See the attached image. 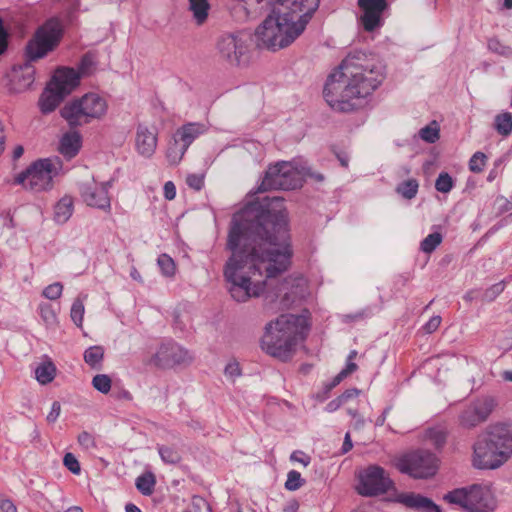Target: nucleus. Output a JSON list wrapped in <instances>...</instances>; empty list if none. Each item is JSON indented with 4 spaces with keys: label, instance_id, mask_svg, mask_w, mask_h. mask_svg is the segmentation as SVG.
<instances>
[{
    "label": "nucleus",
    "instance_id": "1",
    "mask_svg": "<svg viewBox=\"0 0 512 512\" xmlns=\"http://www.w3.org/2000/svg\"><path fill=\"white\" fill-rule=\"evenodd\" d=\"M268 209L253 220H234L227 240L231 256L224 266L229 292L237 302L260 296L267 280L286 272L293 255L283 200L274 197Z\"/></svg>",
    "mask_w": 512,
    "mask_h": 512
},
{
    "label": "nucleus",
    "instance_id": "2",
    "mask_svg": "<svg viewBox=\"0 0 512 512\" xmlns=\"http://www.w3.org/2000/svg\"><path fill=\"white\" fill-rule=\"evenodd\" d=\"M385 67L380 59L364 51L350 52L327 78L323 94L328 105L350 112L361 105L383 81Z\"/></svg>",
    "mask_w": 512,
    "mask_h": 512
},
{
    "label": "nucleus",
    "instance_id": "3",
    "mask_svg": "<svg viewBox=\"0 0 512 512\" xmlns=\"http://www.w3.org/2000/svg\"><path fill=\"white\" fill-rule=\"evenodd\" d=\"M320 0H271L272 12L255 30L258 47L277 51L293 43L305 30Z\"/></svg>",
    "mask_w": 512,
    "mask_h": 512
},
{
    "label": "nucleus",
    "instance_id": "4",
    "mask_svg": "<svg viewBox=\"0 0 512 512\" xmlns=\"http://www.w3.org/2000/svg\"><path fill=\"white\" fill-rule=\"evenodd\" d=\"M512 458V424L497 422L486 427L473 445L472 465L496 470Z\"/></svg>",
    "mask_w": 512,
    "mask_h": 512
},
{
    "label": "nucleus",
    "instance_id": "5",
    "mask_svg": "<svg viewBox=\"0 0 512 512\" xmlns=\"http://www.w3.org/2000/svg\"><path fill=\"white\" fill-rule=\"evenodd\" d=\"M309 330L307 313L283 314L266 325L262 337V348L269 355L286 361L299 341Z\"/></svg>",
    "mask_w": 512,
    "mask_h": 512
},
{
    "label": "nucleus",
    "instance_id": "6",
    "mask_svg": "<svg viewBox=\"0 0 512 512\" xmlns=\"http://www.w3.org/2000/svg\"><path fill=\"white\" fill-rule=\"evenodd\" d=\"M443 500L468 512H494L498 505L492 485L487 483L456 488L446 493Z\"/></svg>",
    "mask_w": 512,
    "mask_h": 512
},
{
    "label": "nucleus",
    "instance_id": "7",
    "mask_svg": "<svg viewBox=\"0 0 512 512\" xmlns=\"http://www.w3.org/2000/svg\"><path fill=\"white\" fill-rule=\"evenodd\" d=\"M108 111V102L102 95L89 92L64 105L61 116L70 127H79L103 119Z\"/></svg>",
    "mask_w": 512,
    "mask_h": 512
},
{
    "label": "nucleus",
    "instance_id": "8",
    "mask_svg": "<svg viewBox=\"0 0 512 512\" xmlns=\"http://www.w3.org/2000/svg\"><path fill=\"white\" fill-rule=\"evenodd\" d=\"M64 35L61 19L52 17L40 25L25 47L28 62H35L53 52L60 44Z\"/></svg>",
    "mask_w": 512,
    "mask_h": 512
},
{
    "label": "nucleus",
    "instance_id": "9",
    "mask_svg": "<svg viewBox=\"0 0 512 512\" xmlns=\"http://www.w3.org/2000/svg\"><path fill=\"white\" fill-rule=\"evenodd\" d=\"M62 169L63 164L59 157L40 159L26 171L19 173L15 178V183L34 192L44 191L52 187L53 178Z\"/></svg>",
    "mask_w": 512,
    "mask_h": 512
},
{
    "label": "nucleus",
    "instance_id": "10",
    "mask_svg": "<svg viewBox=\"0 0 512 512\" xmlns=\"http://www.w3.org/2000/svg\"><path fill=\"white\" fill-rule=\"evenodd\" d=\"M303 176L294 162L280 161L269 166L259 190H293L302 186Z\"/></svg>",
    "mask_w": 512,
    "mask_h": 512
},
{
    "label": "nucleus",
    "instance_id": "11",
    "mask_svg": "<svg viewBox=\"0 0 512 512\" xmlns=\"http://www.w3.org/2000/svg\"><path fill=\"white\" fill-rule=\"evenodd\" d=\"M357 492L366 497L386 493L393 485L386 471L377 465H370L358 473Z\"/></svg>",
    "mask_w": 512,
    "mask_h": 512
},
{
    "label": "nucleus",
    "instance_id": "12",
    "mask_svg": "<svg viewBox=\"0 0 512 512\" xmlns=\"http://www.w3.org/2000/svg\"><path fill=\"white\" fill-rule=\"evenodd\" d=\"M396 467L414 478H427L436 473L437 458L431 452L416 451L400 458Z\"/></svg>",
    "mask_w": 512,
    "mask_h": 512
},
{
    "label": "nucleus",
    "instance_id": "13",
    "mask_svg": "<svg viewBox=\"0 0 512 512\" xmlns=\"http://www.w3.org/2000/svg\"><path fill=\"white\" fill-rule=\"evenodd\" d=\"M305 280L302 277L286 279L276 292H267L265 301L275 309L289 308L298 298L304 296Z\"/></svg>",
    "mask_w": 512,
    "mask_h": 512
},
{
    "label": "nucleus",
    "instance_id": "14",
    "mask_svg": "<svg viewBox=\"0 0 512 512\" xmlns=\"http://www.w3.org/2000/svg\"><path fill=\"white\" fill-rule=\"evenodd\" d=\"M497 401L492 396H484L466 406L459 414V424L466 429H472L487 421Z\"/></svg>",
    "mask_w": 512,
    "mask_h": 512
},
{
    "label": "nucleus",
    "instance_id": "15",
    "mask_svg": "<svg viewBox=\"0 0 512 512\" xmlns=\"http://www.w3.org/2000/svg\"><path fill=\"white\" fill-rule=\"evenodd\" d=\"M217 50L222 59L237 65L248 52V37L243 32L223 34L217 42Z\"/></svg>",
    "mask_w": 512,
    "mask_h": 512
},
{
    "label": "nucleus",
    "instance_id": "16",
    "mask_svg": "<svg viewBox=\"0 0 512 512\" xmlns=\"http://www.w3.org/2000/svg\"><path fill=\"white\" fill-rule=\"evenodd\" d=\"M192 360L193 357L188 350L175 342H166L159 346L150 363L158 368L167 369L189 364Z\"/></svg>",
    "mask_w": 512,
    "mask_h": 512
},
{
    "label": "nucleus",
    "instance_id": "17",
    "mask_svg": "<svg viewBox=\"0 0 512 512\" xmlns=\"http://www.w3.org/2000/svg\"><path fill=\"white\" fill-rule=\"evenodd\" d=\"M110 182L96 183L86 182L80 185V195L82 200L90 207L109 211L111 201L108 195Z\"/></svg>",
    "mask_w": 512,
    "mask_h": 512
},
{
    "label": "nucleus",
    "instance_id": "18",
    "mask_svg": "<svg viewBox=\"0 0 512 512\" xmlns=\"http://www.w3.org/2000/svg\"><path fill=\"white\" fill-rule=\"evenodd\" d=\"M158 144V128L155 125L140 123L135 134V148L145 158L154 155Z\"/></svg>",
    "mask_w": 512,
    "mask_h": 512
},
{
    "label": "nucleus",
    "instance_id": "19",
    "mask_svg": "<svg viewBox=\"0 0 512 512\" xmlns=\"http://www.w3.org/2000/svg\"><path fill=\"white\" fill-rule=\"evenodd\" d=\"M358 5L363 11L360 20L366 31L371 32L381 26V16L387 7L386 2L358 0Z\"/></svg>",
    "mask_w": 512,
    "mask_h": 512
},
{
    "label": "nucleus",
    "instance_id": "20",
    "mask_svg": "<svg viewBox=\"0 0 512 512\" xmlns=\"http://www.w3.org/2000/svg\"><path fill=\"white\" fill-rule=\"evenodd\" d=\"M394 502L416 512H442L430 498L414 492L398 493L394 497Z\"/></svg>",
    "mask_w": 512,
    "mask_h": 512
},
{
    "label": "nucleus",
    "instance_id": "21",
    "mask_svg": "<svg viewBox=\"0 0 512 512\" xmlns=\"http://www.w3.org/2000/svg\"><path fill=\"white\" fill-rule=\"evenodd\" d=\"M79 80L80 76L74 69L64 67L55 71L49 85L65 97L78 86Z\"/></svg>",
    "mask_w": 512,
    "mask_h": 512
},
{
    "label": "nucleus",
    "instance_id": "22",
    "mask_svg": "<svg viewBox=\"0 0 512 512\" xmlns=\"http://www.w3.org/2000/svg\"><path fill=\"white\" fill-rule=\"evenodd\" d=\"M208 131V127L203 123L190 122L181 126L175 132V136L184 143V146L188 147L196 140L200 135L205 134Z\"/></svg>",
    "mask_w": 512,
    "mask_h": 512
},
{
    "label": "nucleus",
    "instance_id": "23",
    "mask_svg": "<svg viewBox=\"0 0 512 512\" xmlns=\"http://www.w3.org/2000/svg\"><path fill=\"white\" fill-rule=\"evenodd\" d=\"M81 147V135L76 132L65 133L59 145V152L68 160L75 157Z\"/></svg>",
    "mask_w": 512,
    "mask_h": 512
},
{
    "label": "nucleus",
    "instance_id": "24",
    "mask_svg": "<svg viewBox=\"0 0 512 512\" xmlns=\"http://www.w3.org/2000/svg\"><path fill=\"white\" fill-rule=\"evenodd\" d=\"M34 82V71L25 64L19 71H15L11 79L12 89L15 92L27 90Z\"/></svg>",
    "mask_w": 512,
    "mask_h": 512
},
{
    "label": "nucleus",
    "instance_id": "25",
    "mask_svg": "<svg viewBox=\"0 0 512 512\" xmlns=\"http://www.w3.org/2000/svg\"><path fill=\"white\" fill-rule=\"evenodd\" d=\"M64 96L59 92L54 91L48 84L47 88L42 93L39 99V107L42 113L48 114L56 109V107L62 102Z\"/></svg>",
    "mask_w": 512,
    "mask_h": 512
},
{
    "label": "nucleus",
    "instance_id": "26",
    "mask_svg": "<svg viewBox=\"0 0 512 512\" xmlns=\"http://www.w3.org/2000/svg\"><path fill=\"white\" fill-rule=\"evenodd\" d=\"M188 10L192 13L194 22L198 26L206 23L209 17L210 3L208 0H188Z\"/></svg>",
    "mask_w": 512,
    "mask_h": 512
},
{
    "label": "nucleus",
    "instance_id": "27",
    "mask_svg": "<svg viewBox=\"0 0 512 512\" xmlns=\"http://www.w3.org/2000/svg\"><path fill=\"white\" fill-rule=\"evenodd\" d=\"M188 147L184 146V143H182L179 138H177L175 135L173 136L172 140L169 142L167 151H166V158L171 165H177L182 160L184 154L186 153Z\"/></svg>",
    "mask_w": 512,
    "mask_h": 512
},
{
    "label": "nucleus",
    "instance_id": "28",
    "mask_svg": "<svg viewBox=\"0 0 512 512\" xmlns=\"http://www.w3.org/2000/svg\"><path fill=\"white\" fill-rule=\"evenodd\" d=\"M73 213V199L65 196L59 200L54 209V219L57 223L63 224L68 221Z\"/></svg>",
    "mask_w": 512,
    "mask_h": 512
},
{
    "label": "nucleus",
    "instance_id": "29",
    "mask_svg": "<svg viewBox=\"0 0 512 512\" xmlns=\"http://www.w3.org/2000/svg\"><path fill=\"white\" fill-rule=\"evenodd\" d=\"M56 366L51 360H47L43 363H41L36 369H35V377L36 380L40 384H48L52 382L56 376Z\"/></svg>",
    "mask_w": 512,
    "mask_h": 512
},
{
    "label": "nucleus",
    "instance_id": "30",
    "mask_svg": "<svg viewBox=\"0 0 512 512\" xmlns=\"http://www.w3.org/2000/svg\"><path fill=\"white\" fill-rule=\"evenodd\" d=\"M494 127L498 134L507 137L512 132V115L509 112H502L495 116Z\"/></svg>",
    "mask_w": 512,
    "mask_h": 512
},
{
    "label": "nucleus",
    "instance_id": "31",
    "mask_svg": "<svg viewBox=\"0 0 512 512\" xmlns=\"http://www.w3.org/2000/svg\"><path fill=\"white\" fill-rule=\"evenodd\" d=\"M103 357L104 348L102 346H91L84 352V360L92 368L99 367Z\"/></svg>",
    "mask_w": 512,
    "mask_h": 512
},
{
    "label": "nucleus",
    "instance_id": "32",
    "mask_svg": "<svg viewBox=\"0 0 512 512\" xmlns=\"http://www.w3.org/2000/svg\"><path fill=\"white\" fill-rule=\"evenodd\" d=\"M419 188V183L416 179H408L401 182L396 187V192L405 199H412L416 196Z\"/></svg>",
    "mask_w": 512,
    "mask_h": 512
},
{
    "label": "nucleus",
    "instance_id": "33",
    "mask_svg": "<svg viewBox=\"0 0 512 512\" xmlns=\"http://www.w3.org/2000/svg\"><path fill=\"white\" fill-rule=\"evenodd\" d=\"M40 316L47 327H55L58 324L57 313L49 303H41L38 307Z\"/></svg>",
    "mask_w": 512,
    "mask_h": 512
},
{
    "label": "nucleus",
    "instance_id": "34",
    "mask_svg": "<svg viewBox=\"0 0 512 512\" xmlns=\"http://www.w3.org/2000/svg\"><path fill=\"white\" fill-rule=\"evenodd\" d=\"M443 237L439 232H434L425 237L420 243V249L426 254L432 253L442 242Z\"/></svg>",
    "mask_w": 512,
    "mask_h": 512
},
{
    "label": "nucleus",
    "instance_id": "35",
    "mask_svg": "<svg viewBox=\"0 0 512 512\" xmlns=\"http://www.w3.org/2000/svg\"><path fill=\"white\" fill-rule=\"evenodd\" d=\"M155 486V477L152 473L140 475L136 479V487L143 495H150Z\"/></svg>",
    "mask_w": 512,
    "mask_h": 512
},
{
    "label": "nucleus",
    "instance_id": "36",
    "mask_svg": "<svg viewBox=\"0 0 512 512\" xmlns=\"http://www.w3.org/2000/svg\"><path fill=\"white\" fill-rule=\"evenodd\" d=\"M158 266L165 277H173L176 271L174 260L167 254H161L157 259Z\"/></svg>",
    "mask_w": 512,
    "mask_h": 512
},
{
    "label": "nucleus",
    "instance_id": "37",
    "mask_svg": "<svg viewBox=\"0 0 512 512\" xmlns=\"http://www.w3.org/2000/svg\"><path fill=\"white\" fill-rule=\"evenodd\" d=\"M158 452L163 462L177 464L181 461V455L177 449L168 446H158Z\"/></svg>",
    "mask_w": 512,
    "mask_h": 512
},
{
    "label": "nucleus",
    "instance_id": "38",
    "mask_svg": "<svg viewBox=\"0 0 512 512\" xmlns=\"http://www.w3.org/2000/svg\"><path fill=\"white\" fill-rule=\"evenodd\" d=\"M84 312L83 299L78 297L74 300L70 311L71 320L77 327H82Z\"/></svg>",
    "mask_w": 512,
    "mask_h": 512
},
{
    "label": "nucleus",
    "instance_id": "39",
    "mask_svg": "<svg viewBox=\"0 0 512 512\" xmlns=\"http://www.w3.org/2000/svg\"><path fill=\"white\" fill-rule=\"evenodd\" d=\"M453 187L454 181L452 177L446 172L440 173L435 181L436 190L441 193H448Z\"/></svg>",
    "mask_w": 512,
    "mask_h": 512
},
{
    "label": "nucleus",
    "instance_id": "40",
    "mask_svg": "<svg viewBox=\"0 0 512 512\" xmlns=\"http://www.w3.org/2000/svg\"><path fill=\"white\" fill-rule=\"evenodd\" d=\"M304 483L305 480L301 477V474L296 470H291L287 474L285 488L289 491H296L301 488Z\"/></svg>",
    "mask_w": 512,
    "mask_h": 512
},
{
    "label": "nucleus",
    "instance_id": "41",
    "mask_svg": "<svg viewBox=\"0 0 512 512\" xmlns=\"http://www.w3.org/2000/svg\"><path fill=\"white\" fill-rule=\"evenodd\" d=\"M111 383L110 377L106 374H98L92 379L93 387L103 394H107L110 391Z\"/></svg>",
    "mask_w": 512,
    "mask_h": 512
},
{
    "label": "nucleus",
    "instance_id": "42",
    "mask_svg": "<svg viewBox=\"0 0 512 512\" xmlns=\"http://www.w3.org/2000/svg\"><path fill=\"white\" fill-rule=\"evenodd\" d=\"M487 156L482 152H476L469 160V169L474 173H480L486 164Z\"/></svg>",
    "mask_w": 512,
    "mask_h": 512
},
{
    "label": "nucleus",
    "instance_id": "43",
    "mask_svg": "<svg viewBox=\"0 0 512 512\" xmlns=\"http://www.w3.org/2000/svg\"><path fill=\"white\" fill-rule=\"evenodd\" d=\"M419 135L422 140L428 143H435L439 139V129L434 125H427L420 129Z\"/></svg>",
    "mask_w": 512,
    "mask_h": 512
},
{
    "label": "nucleus",
    "instance_id": "44",
    "mask_svg": "<svg viewBox=\"0 0 512 512\" xmlns=\"http://www.w3.org/2000/svg\"><path fill=\"white\" fill-rule=\"evenodd\" d=\"M505 289V281H500L488 289L483 293L482 299L486 302H491L495 300Z\"/></svg>",
    "mask_w": 512,
    "mask_h": 512
},
{
    "label": "nucleus",
    "instance_id": "45",
    "mask_svg": "<svg viewBox=\"0 0 512 512\" xmlns=\"http://www.w3.org/2000/svg\"><path fill=\"white\" fill-rule=\"evenodd\" d=\"M62 291L63 285L60 282H55L45 287L42 295L49 300H57L61 297Z\"/></svg>",
    "mask_w": 512,
    "mask_h": 512
},
{
    "label": "nucleus",
    "instance_id": "46",
    "mask_svg": "<svg viewBox=\"0 0 512 512\" xmlns=\"http://www.w3.org/2000/svg\"><path fill=\"white\" fill-rule=\"evenodd\" d=\"M488 48L495 52V53H498L500 55H503V56H511L512 55V49L504 44H502L498 39H490L488 41Z\"/></svg>",
    "mask_w": 512,
    "mask_h": 512
},
{
    "label": "nucleus",
    "instance_id": "47",
    "mask_svg": "<svg viewBox=\"0 0 512 512\" xmlns=\"http://www.w3.org/2000/svg\"><path fill=\"white\" fill-rule=\"evenodd\" d=\"M241 373L242 372H241L240 364L235 360L229 361L227 363V365L225 366V369H224L225 376L233 381L236 378L240 377Z\"/></svg>",
    "mask_w": 512,
    "mask_h": 512
},
{
    "label": "nucleus",
    "instance_id": "48",
    "mask_svg": "<svg viewBox=\"0 0 512 512\" xmlns=\"http://www.w3.org/2000/svg\"><path fill=\"white\" fill-rule=\"evenodd\" d=\"M65 467L73 474L78 475L81 471L80 463L72 453H66L63 459Z\"/></svg>",
    "mask_w": 512,
    "mask_h": 512
},
{
    "label": "nucleus",
    "instance_id": "49",
    "mask_svg": "<svg viewBox=\"0 0 512 512\" xmlns=\"http://www.w3.org/2000/svg\"><path fill=\"white\" fill-rule=\"evenodd\" d=\"M78 443L85 450H91L96 447L95 438L87 431H83L78 435Z\"/></svg>",
    "mask_w": 512,
    "mask_h": 512
},
{
    "label": "nucleus",
    "instance_id": "50",
    "mask_svg": "<svg viewBox=\"0 0 512 512\" xmlns=\"http://www.w3.org/2000/svg\"><path fill=\"white\" fill-rule=\"evenodd\" d=\"M290 460L293 462H298L302 464L304 467H306L310 464L311 457L307 455L305 452L297 450L290 455Z\"/></svg>",
    "mask_w": 512,
    "mask_h": 512
},
{
    "label": "nucleus",
    "instance_id": "51",
    "mask_svg": "<svg viewBox=\"0 0 512 512\" xmlns=\"http://www.w3.org/2000/svg\"><path fill=\"white\" fill-rule=\"evenodd\" d=\"M186 183L189 187L200 190L203 186L204 179L202 175L190 174L187 176Z\"/></svg>",
    "mask_w": 512,
    "mask_h": 512
},
{
    "label": "nucleus",
    "instance_id": "52",
    "mask_svg": "<svg viewBox=\"0 0 512 512\" xmlns=\"http://www.w3.org/2000/svg\"><path fill=\"white\" fill-rule=\"evenodd\" d=\"M61 413V405L58 401H54L52 403V407L50 412L47 415V421L49 423H54L58 419L59 415Z\"/></svg>",
    "mask_w": 512,
    "mask_h": 512
},
{
    "label": "nucleus",
    "instance_id": "53",
    "mask_svg": "<svg viewBox=\"0 0 512 512\" xmlns=\"http://www.w3.org/2000/svg\"><path fill=\"white\" fill-rule=\"evenodd\" d=\"M441 324V317L440 316H433L424 326V330L427 333H433L436 331Z\"/></svg>",
    "mask_w": 512,
    "mask_h": 512
},
{
    "label": "nucleus",
    "instance_id": "54",
    "mask_svg": "<svg viewBox=\"0 0 512 512\" xmlns=\"http://www.w3.org/2000/svg\"><path fill=\"white\" fill-rule=\"evenodd\" d=\"M176 196V187L172 181H167L164 184V197L167 200H173Z\"/></svg>",
    "mask_w": 512,
    "mask_h": 512
},
{
    "label": "nucleus",
    "instance_id": "55",
    "mask_svg": "<svg viewBox=\"0 0 512 512\" xmlns=\"http://www.w3.org/2000/svg\"><path fill=\"white\" fill-rule=\"evenodd\" d=\"M0 509L3 512H17V508L12 500L3 497H0Z\"/></svg>",
    "mask_w": 512,
    "mask_h": 512
},
{
    "label": "nucleus",
    "instance_id": "56",
    "mask_svg": "<svg viewBox=\"0 0 512 512\" xmlns=\"http://www.w3.org/2000/svg\"><path fill=\"white\" fill-rule=\"evenodd\" d=\"M359 394V390L358 389H348L346 390L339 398L337 401H339L340 403H343L345 402L346 400L350 399V398H354V397H357Z\"/></svg>",
    "mask_w": 512,
    "mask_h": 512
},
{
    "label": "nucleus",
    "instance_id": "57",
    "mask_svg": "<svg viewBox=\"0 0 512 512\" xmlns=\"http://www.w3.org/2000/svg\"><path fill=\"white\" fill-rule=\"evenodd\" d=\"M298 509H299L298 501L295 499H292L285 504L282 512H297Z\"/></svg>",
    "mask_w": 512,
    "mask_h": 512
},
{
    "label": "nucleus",
    "instance_id": "58",
    "mask_svg": "<svg viewBox=\"0 0 512 512\" xmlns=\"http://www.w3.org/2000/svg\"><path fill=\"white\" fill-rule=\"evenodd\" d=\"M352 446L353 445L351 442L350 434H349V432H347L345 435L343 446H342V452L347 453L348 451H350L352 449Z\"/></svg>",
    "mask_w": 512,
    "mask_h": 512
},
{
    "label": "nucleus",
    "instance_id": "59",
    "mask_svg": "<svg viewBox=\"0 0 512 512\" xmlns=\"http://www.w3.org/2000/svg\"><path fill=\"white\" fill-rule=\"evenodd\" d=\"M357 365L352 361H347L346 367L342 370L346 376L356 371Z\"/></svg>",
    "mask_w": 512,
    "mask_h": 512
},
{
    "label": "nucleus",
    "instance_id": "60",
    "mask_svg": "<svg viewBox=\"0 0 512 512\" xmlns=\"http://www.w3.org/2000/svg\"><path fill=\"white\" fill-rule=\"evenodd\" d=\"M130 277L139 283H143V278H142L140 272L135 267L131 268Z\"/></svg>",
    "mask_w": 512,
    "mask_h": 512
},
{
    "label": "nucleus",
    "instance_id": "61",
    "mask_svg": "<svg viewBox=\"0 0 512 512\" xmlns=\"http://www.w3.org/2000/svg\"><path fill=\"white\" fill-rule=\"evenodd\" d=\"M346 377H347V376L345 375V373H344L343 371H340V372H339V373L334 377V379H333V381H332L331 386H332V387L337 386V385H338V384H340V382H341L344 378H346Z\"/></svg>",
    "mask_w": 512,
    "mask_h": 512
},
{
    "label": "nucleus",
    "instance_id": "62",
    "mask_svg": "<svg viewBox=\"0 0 512 512\" xmlns=\"http://www.w3.org/2000/svg\"><path fill=\"white\" fill-rule=\"evenodd\" d=\"M388 411H389V409H385L383 411V413L376 419V421H375L376 426H382L385 423Z\"/></svg>",
    "mask_w": 512,
    "mask_h": 512
},
{
    "label": "nucleus",
    "instance_id": "63",
    "mask_svg": "<svg viewBox=\"0 0 512 512\" xmlns=\"http://www.w3.org/2000/svg\"><path fill=\"white\" fill-rule=\"evenodd\" d=\"M24 153V149L22 146H16L14 151H13V158L16 160V159H19Z\"/></svg>",
    "mask_w": 512,
    "mask_h": 512
},
{
    "label": "nucleus",
    "instance_id": "64",
    "mask_svg": "<svg viewBox=\"0 0 512 512\" xmlns=\"http://www.w3.org/2000/svg\"><path fill=\"white\" fill-rule=\"evenodd\" d=\"M126 512H142L136 505L129 503L125 507Z\"/></svg>",
    "mask_w": 512,
    "mask_h": 512
}]
</instances>
